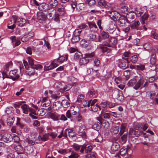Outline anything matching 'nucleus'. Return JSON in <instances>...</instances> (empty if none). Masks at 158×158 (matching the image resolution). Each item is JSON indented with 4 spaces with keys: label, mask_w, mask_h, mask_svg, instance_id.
<instances>
[{
    "label": "nucleus",
    "mask_w": 158,
    "mask_h": 158,
    "mask_svg": "<svg viewBox=\"0 0 158 158\" xmlns=\"http://www.w3.org/2000/svg\"><path fill=\"white\" fill-rule=\"evenodd\" d=\"M117 43V39L116 37H111L106 40L103 43L99 44L97 48L101 50L102 52L109 53L111 50L110 48L107 47L115 48Z\"/></svg>",
    "instance_id": "obj_1"
},
{
    "label": "nucleus",
    "mask_w": 158,
    "mask_h": 158,
    "mask_svg": "<svg viewBox=\"0 0 158 158\" xmlns=\"http://www.w3.org/2000/svg\"><path fill=\"white\" fill-rule=\"evenodd\" d=\"M148 82L143 78H140L138 81H136L134 89L135 90L141 89L148 87Z\"/></svg>",
    "instance_id": "obj_2"
},
{
    "label": "nucleus",
    "mask_w": 158,
    "mask_h": 158,
    "mask_svg": "<svg viewBox=\"0 0 158 158\" xmlns=\"http://www.w3.org/2000/svg\"><path fill=\"white\" fill-rule=\"evenodd\" d=\"M94 55V53H88L85 54V56L81 59L79 61V64L81 66L85 65L87 64L89 61V58L93 57Z\"/></svg>",
    "instance_id": "obj_3"
},
{
    "label": "nucleus",
    "mask_w": 158,
    "mask_h": 158,
    "mask_svg": "<svg viewBox=\"0 0 158 158\" xmlns=\"http://www.w3.org/2000/svg\"><path fill=\"white\" fill-rule=\"evenodd\" d=\"M112 96L114 98L120 101H122L124 99L122 91L118 89H115L112 91Z\"/></svg>",
    "instance_id": "obj_4"
},
{
    "label": "nucleus",
    "mask_w": 158,
    "mask_h": 158,
    "mask_svg": "<svg viewBox=\"0 0 158 158\" xmlns=\"http://www.w3.org/2000/svg\"><path fill=\"white\" fill-rule=\"evenodd\" d=\"M88 37L91 42H99L100 41V35H97L96 33L92 31L88 34Z\"/></svg>",
    "instance_id": "obj_5"
},
{
    "label": "nucleus",
    "mask_w": 158,
    "mask_h": 158,
    "mask_svg": "<svg viewBox=\"0 0 158 158\" xmlns=\"http://www.w3.org/2000/svg\"><path fill=\"white\" fill-rule=\"evenodd\" d=\"M93 148V147L91 145H89L87 144L84 143L82 145V148L80 150V152L81 153H83L85 151V152L87 154L90 153Z\"/></svg>",
    "instance_id": "obj_6"
},
{
    "label": "nucleus",
    "mask_w": 158,
    "mask_h": 158,
    "mask_svg": "<svg viewBox=\"0 0 158 158\" xmlns=\"http://www.w3.org/2000/svg\"><path fill=\"white\" fill-rule=\"evenodd\" d=\"M127 17L129 24L133 22L136 19V12L131 10L128 12L126 16Z\"/></svg>",
    "instance_id": "obj_7"
},
{
    "label": "nucleus",
    "mask_w": 158,
    "mask_h": 158,
    "mask_svg": "<svg viewBox=\"0 0 158 158\" xmlns=\"http://www.w3.org/2000/svg\"><path fill=\"white\" fill-rule=\"evenodd\" d=\"M129 23L128 20L126 16L121 15L118 19V24L120 27H125L126 23Z\"/></svg>",
    "instance_id": "obj_8"
},
{
    "label": "nucleus",
    "mask_w": 158,
    "mask_h": 158,
    "mask_svg": "<svg viewBox=\"0 0 158 158\" xmlns=\"http://www.w3.org/2000/svg\"><path fill=\"white\" fill-rule=\"evenodd\" d=\"M28 60L29 63V65H28V67H31L32 68H35L36 70H40L43 68L42 66L40 64H35V62L30 57L28 58Z\"/></svg>",
    "instance_id": "obj_9"
},
{
    "label": "nucleus",
    "mask_w": 158,
    "mask_h": 158,
    "mask_svg": "<svg viewBox=\"0 0 158 158\" xmlns=\"http://www.w3.org/2000/svg\"><path fill=\"white\" fill-rule=\"evenodd\" d=\"M146 134L142 131L139 130H132L129 132V135L130 136L134 138L135 136L139 137L141 135L144 136Z\"/></svg>",
    "instance_id": "obj_10"
},
{
    "label": "nucleus",
    "mask_w": 158,
    "mask_h": 158,
    "mask_svg": "<svg viewBox=\"0 0 158 158\" xmlns=\"http://www.w3.org/2000/svg\"><path fill=\"white\" fill-rule=\"evenodd\" d=\"M124 59L122 58V59L118 60V66L123 69H126L128 67V64L129 63L128 60H127V59Z\"/></svg>",
    "instance_id": "obj_11"
},
{
    "label": "nucleus",
    "mask_w": 158,
    "mask_h": 158,
    "mask_svg": "<svg viewBox=\"0 0 158 158\" xmlns=\"http://www.w3.org/2000/svg\"><path fill=\"white\" fill-rule=\"evenodd\" d=\"M19 75L18 70L15 69L11 70L9 73L8 77L11 79L13 81L18 79Z\"/></svg>",
    "instance_id": "obj_12"
},
{
    "label": "nucleus",
    "mask_w": 158,
    "mask_h": 158,
    "mask_svg": "<svg viewBox=\"0 0 158 158\" xmlns=\"http://www.w3.org/2000/svg\"><path fill=\"white\" fill-rule=\"evenodd\" d=\"M58 65L56 64V60H54L49 65L48 63H45L44 67V69L45 71H48L55 68Z\"/></svg>",
    "instance_id": "obj_13"
},
{
    "label": "nucleus",
    "mask_w": 158,
    "mask_h": 158,
    "mask_svg": "<svg viewBox=\"0 0 158 158\" xmlns=\"http://www.w3.org/2000/svg\"><path fill=\"white\" fill-rule=\"evenodd\" d=\"M23 63L26 69L27 73L30 76L34 75L35 74V69L29 66L28 67V64L26 62L23 61Z\"/></svg>",
    "instance_id": "obj_14"
},
{
    "label": "nucleus",
    "mask_w": 158,
    "mask_h": 158,
    "mask_svg": "<svg viewBox=\"0 0 158 158\" xmlns=\"http://www.w3.org/2000/svg\"><path fill=\"white\" fill-rule=\"evenodd\" d=\"M65 7L64 5L61 3L59 4L57 6V11L60 16H63L66 14V10Z\"/></svg>",
    "instance_id": "obj_15"
},
{
    "label": "nucleus",
    "mask_w": 158,
    "mask_h": 158,
    "mask_svg": "<svg viewBox=\"0 0 158 158\" xmlns=\"http://www.w3.org/2000/svg\"><path fill=\"white\" fill-rule=\"evenodd\" d=\"M86 127L84 125H81L79 127L78 134L80 136H81L82 138L86 139L87 138V135L86 133Z\"/></svg>",
    "instance_id": "obj_16"
},
{
    "label": "nucleus",
    "mask_w": 158,
    "mask_h": 158,
    "mask_svg": "<svg viewBox=\"0 0 158 158\" xmlns=\"http://www.w3.org/2000/svg\"><path fill=\"white\" fill-rule=\"evenodd\" d=\"M108 12V13L110 14V17L113 20H118L121 15L117 11H114L112 10V11L109 10Z\"/></svg>",
    "instance_id": "obj_17"
},
{
    "label": "nucleus",
    "mask_w": 158,
    "mask_h": 158,
    "mask_svg": "<svg viewBox=\"0 0 158 158\" xmlns=\"http://www.w3.org/2000/svg\"><path fill=\"white\" fill-rule=\"evenodd\" d=\"M98 96L97 91L94 89H89L86 94V97L89 98H96Z\"/></svg>",
    "instance_id": "obj_18"
},
{
    "label": "nucleus",
    "mask_w": 158,
    "mask_h": 158,
    "mask_svg": "<svg viewBox=\"0 0 158 158\" xmlns=\"http://www.w3.org/2000/svg\"><path fill=\"white\" fill-rule=\"evenodd\" d=\"M109 33L104 31H103L101 32V35H100V37L101 38L100 41L99 42H101L102 43H103L106 40L108 39L109 38Z\"/></svg>",
    "instance_id": "obj_19"
},
{
    "label": "nucleus",
    "mask_w": 158,
    "mask_h": 158,
    "mask_svg": "<svg viewBox=\"0 0 158 158\" xmlns=\"http://www.w3.org/2000/svg\"><path fill=\"white\" fill-rule=\"evenodd\" d=\"M47 15L50 19H53V15L56 13V10L53 8H50L48 7L47 9Z\"/></svg>",
    "instance_id": "obj_20"
},
{
    "label": "nucleus",
    "mask_w": 158,
    "mask_h": 158,
    "mask_svg": "<svg viewBox=\"0 0 158 158\" xmlns=\"http://www.w3.org/2000/svg\"><path fill=\"white\" fill-rule=\"evenodd\" d=\"M10 39L12 41L14 47L19 45L21 44L19 39L16 38L15 36H11L10 37Z\"/></svg>",
    "instance_id": "obj_21"
},
{
    "label": "nucleus",
    "mask_w": 158,
    "mask_h": 158,
    "mask_svg": "<svg viewBox=\"0 0 158 158\" xmlns=\"http://www.w3.org/2000/svg\"><path fill=\"white\" fill-rule=\"evenodd\" d=\"M13 140L12 136L9 134H6L3 135L2 141L5 143H10Z\"/></svg>",
    "instance_id": "obj_22"
},
{
    "label": "nucleus",
    "mask_w": 158,
    "mask_h": 158,
    "mask_svg": "<svg viewBox=\"0 0 158 158\" xmlns=\"http://www.w3.org/2000/svg\"><path fill=\"white\" fill-rule=\"evenodd\" d=\"M97 100L95 99L92 100H89L88 102L85 101V102H86L84 103L85 104H83V106L84 107H89L90 106L91 107L94 105H95V103L97 102Z\"/></svg>",
    "instance_id": "obj_23"
},
{
    "label": "nucleus",
    "mask_w": 158,
    "mask_h": 158,
    "mask_svg": "<svg viewBox=\"0 0 158 158\" xmlns=\"http://www.w3.org/2000/svg\"><path fill=\"white\" fill-rule=\"evenodd\" d=\"M23 112L25 114H28V112L32 110V108L29 107L28 105L24 104L21 106Z\"/></svg>",
    "instance_id": "obj_24"
},
{
    "label": "nucleus",
    "mask_w": 158,
    "mask_h": 158,
    "mask_svg": "<svg viewBox=\"0 0 158 158\" xmlns=\"http://www.w3.org/2000/svg\"><path fill=\"white\" fill-rule=\"evenodd\" d=\"M120 148L119 145L117 142L113 143L111 146V152L114 153V152L117 151Z\"/></svg>",
    "instance_id": "obj_25"
},
{
    "label": "nucleus",
    "mask_w": 158,
    "mask_h": 158,
    "mask_svg": "<svg viewBox=\"0 0 158 158\" xmlns=\"http://www.w3.org/2000/svg\"><path fill=\"white\" fill-rule=\"evenodd\" d=\"M96 119L97 121H98V123L99 124L98 125V124H94L93 125V127L94 128H96L97 129H99L100 127L99 125H101L102 124V122L104 120V119L100 116L96 117Z\"/></svg>",
    "instance_id": "obj_26"
},
{
    "label": "nucleus",
    "mask_w": 158,
    "mask_h": 158,
    "mask_svg": "<svg viewBox=\"0 0 158 158\" xmlns=\"http://www.w3.org/2000/svg\"><path fill=\"white\" fill-rule=\"evenodd\" d=\"M48 6L50 8H53L55 9V8L58 5V2L56 0H50L48 2Z\"/></svg>",
    "instance_id": "obj_27"
},
{
    "label": "nucleus",
    "mask_w": 158,
    "mask_h": 158,
    "mask_svg": "<svg viewBox=\"0 0 158 158\" xmlns=\"http://www.w3.org/2000/svg\"><path fill=\"white\" fill-rule=\"evenodd\" d=\"M72 85L71 84H68L66 85H65L64 87L60 86L59 90L60 92L63 93L70 90L72 87Z\"/></svg>",
    "instance_id": "obj_28"
},
{
    "label": "nucleus",
    "mask_w": 158,
    "mask_h": 158,
    "mask_svg": "<svg viewBox=\"0 0 158 158\" xmlns=\"http://www.w3.org/2000/svg\"><path fill=\"white\" fill-rule=\"evenodd\" d=\"M68 58V55H65L64 56H60L57 59H55L54 60L56 61L57 63H62L64 61H66Z\"/></svg>",
    "instance_id": "obj_29"
},
{
    "label": "nucleus",
    "mask_w": 158,
    "mask_h": 158,
    "mask_svg": "<svg viewBox=\"0 0 158 158\" xmlns=\"http://www.w3.org/2000/svg\"><path fill=\"white\" fill-rule=\"evenodd\" d=\"M61 102L60 101H57L54 103L53 105V109L54 110H58L62 107Z\"/></svg>",
    "instance_id": "obj_30"
},
{
    "label": "nucleus",
    "mask_w": 158,
    "mask_h": 158,
    "mask_svg": "<svg viewBox=\"0 0 158 158\" xmlns=\"http://www.w3.org/2000/svg\"><path fill=\"white\" fill-rule=\"evenodd\" d=\"M49 115L50 118L54 121H58L60 119V115L57 113H50Z\"/></svg>",
    "instance_id": "obj_31"
},
{
    "label": "nucleus",
    "mask_w": 158,
    "mask_h": 158,
    "mask_svg": "<svg viewBox=\"0 0 158 158\" xmlns=\"http://www.w3.org/2000/svg\"><path fill=\"white\" fill-rule=\"evenodd\" d=\"M97 131L98 129H97L95 132H92V134L98 135V136L94 140L96 142L101 143L103 140V138L101 135L99 134Z\"/></svg>",
    "instance_id": "obj_32"
},
{
    "label": "nucleus",
    "mask_w": 158,
    "mask_h": 158,
    "mask_svg": "<svg viewBox=\"0 0 158 158\" xmlns=\"http://www.w3.org/2000/svg\"><path fill=\"white\" fill-rule=\"evenodd\" d=\"M26 23V19L23 18H19L16 20V23L19 27H23Z\"/></svg>",
    "instance_id": "obj_33"
},
{
    "label": "nucleus",
    "mask_w": 158,
    "mask_h": 158,
    "mask_svg": "<svg viewBox=\"0 0 158 158\" xmlns=\"http://www.w3.org/2000/svg\"><path fill=\"white\" fill-rule=\"evenodd\" d=\"M120 11L122 13L127 14L129 12V8L126 6H122L119 9Z\"/></svg>",
    "instance_id": "obj_34"
},
{
    "label": "nucleus",
    "mask_w": 158,
    "mask_h": 158,
    "mask_svg": "<svg viewBox=\"0 0 158 158\" xmlns=\"http://www.w3.org/2000/svg\"><path fill=\"white\" fill-rule=\"evenodd\" d=\"M12 18L13 19V24L11 25L7 26V27L9 29L13 30L16 27L15 24L16 22L17 16L15 15H13Z\"/></svg>",
    "instance_id": "obj_35"
},
{
    "label": "nucleus",
    "mask_w": 158,
    "mask_h": 158,
    "mask_svg": "<svg viewBox=\"0 0 158 158\" xmlns=\"http://www.w3.org/2000/svg\"><path fill=\"white\" fill-rule=\"evenodd\" d=\"M70 100L64 99L61 102L62 106L64 108H67L69 107L70 106Z\"/></svg>",
    "instance_id": "obj_36"
},
{
    "label": "nucleus",
    "mask_w": 158,
    "mask_h": 158,
    "mask_svg": "<svg viewBox=\"0 0 158 158\" xmlns=\"http://www.w3.org/2000/svg\"><path fill=\"white\" fill-rule=\"evenodd\" d=\"M67 79L68 81L73 83L72 84L73 86H74L76 85V83L77 81V79L73 76H70L67 77Z\"/></svg>",
    "instance_id": "obj_37"
},
{
    "label": "nucleus",
    "mask_w": 158,
    "mask_h": 158,
    "mask_svg": "<svg viewBox=\"0 0 158 158\" xmlns=\"http://www.w3.org/2000/svg\"><path fill=\"white\" fill-rule=\"evenodd\" d=\"M89 110L91 111L96 112L98 110H100L101 108L100 106L98 104H96L95 105L90 107L89 108Z\"/></svg>",
    "instance_id": "obj_38"
},
{
    "label": "nucleus",
    "mask_w": 158,
    "mask_h": 158,
    "mask_svg": "<svg viewBox=\"0 0 158 158\" xmlns=\"http://www.w3.org/2000/svg\"><path fill=\"white\" fill-rule=\"evenodd\" d=\"M15 118L13 116H11L8 117L7 119L6 122L8 125H12L15 121Z\"/></svg>",
    "instance_id": "obj_39"
},
{
    "label": "nucleus",
    "mask_w": 158,
    "mask_h": 158,
    "mask_svg": "<svg viewBox=\"0 0 158 158\" xmlns=\"http://www.w3.org/2000/svg\"><path fill=\"white\" fill-rule=\"evenodd\" d=\"M24 151L27 154H30L33 152L34 150L32 146H28L25 147Z\"/></svg>",
    "instance_id": "obj_40"
},
{
    "label": "nucleus",
    "mask_w": 158,
    "mask_h": 158,
    "mask_svg": "<svg viewBox=\"0 0 158 158\" xmlns=\"http://www.w3.org/2000/svg\"><path fill=\"white\" fill-rule=\"evenodd\" d=\"M149 15L148 13H145L141 17L140 19V21L142 24L145 23L146 21L148 18Z\"/></svg>",
    "instance_id": "obj_41"
},
{
    "label": "nucleus",
    "mask_w": 158,
    "mask_h": 158,
    "mask_svg": "<svg viewBox=\"0 0 158 158\" xmlns=\"http://www.w3.org/2000/svg\"><path fill=\"white\" fill-rule=\"evenodd\" d=\"M136 80L135 78H133L130 80L127 83V85L129 86L134 87L136 84Z\"/></svg>",
    "instance_id": "obj_42"
},
{
    "label": "nucleus",
    "mask_w": 158,
    "mask_h": 158,
    "mask_svg": "<svg viewBox=\"0 0 158 158\" xmlns=\"http://www.w3.org/2000/svg\"><path fill=\"white\" fill-rule=\"evenodd\" d=\"M145 65L143 64H138L136 65V69L139 71H143L145 70Z\"/></svg>",
    "instance_id": "obj_43"
},
{
    "label": "nucleus",
    "mask_w": 158,
    "mask_h": 158,
    "mask_svg": "<svg viewBox=\"0 0 158 158\" xmlns=\"http://www.w3.org/2000/svg\"><path fill=\"white\" fill-rule=\"evenodd\" d=\"M139 21H135L133 23L130 24V27L131 29H137L139 27Z\"/></svg>",
    "instance_id": "obj_44"
},
{
    "label": "nucleus",
    "mask_w": 158,
    "mask_h": 158,
    "mask_svg": "<svg viewBox=\"0 0 158 158\" xmlns=\"http://www.w3.org/2000/svg\"><path fill=\"white\" fill-rule=\"evenodd\" d=\"M119 129V127L118 126L112 127L110 129V132L112 134H116L118 133Z\"/></svg>",
    "instance_id": "obj_45"
},
{
    "label": "nucleus",
    "mask_w": 158,
    "mask_h": 158,
    "mask_svg": "<svg viewBox=\"0 0 158 158\" xmlns=\"http://www.w3.org/2000/svg\"><path fill=\"white\" fill-rule=\"evenodd\" d=\"M14 149L16 151V153L20 152H23V148L21 145H18L14 147Z\"/></svg>",
    "instance_id": "obj_46"
},
{
    "label": "nucleus",
    "mask_w": 158,
    "mask_h": 158,
    "mask_svg": "<svg viewBox=\"0 0 158 158\" xmlns=\"http://www.w3.org/2000/svg\"><path fill=\"white\" fill-rule=\"evenodd\" d=\"M65 131H68L69 137L73 138L76 136V134L73 129L66 130Z\"/></svg>",
    "instance_id": "obj_47"
},
{
    "label": "nucleus",
    "mask_w": 158,
    "mask_h": 158,
    "mask_svg": "<svg viewBox=\"0 0 158 158\" xmlns=\"http://www.w3.org/2000/svg\"><path fill=\"white\" fill-rule=\"evenodd\" d=\"M24 142L27 143L28 144L32 145H34L35 143V141L30 137H28L26 139L24 140Z\"/></svg>",
    "instance_id": "obj_48"
},
{
    "label": "nucleus",
    "mask_w": 158,
    "mask_h": 158,
    "mask_svg": "<svg viewBox=\"0 0 158 158\" xmlns=\"http://www.w3.org/2000/svg\"><path fill=\"white\" fill-rule=\"evenodd\" d=\"M151 37L156 40H158V32L156 31L155 30H153L151 32Z\"/></svg>",
    "instance_id": "obj_49"
},
{
    "label": "nucleus",
    "mask_w": 158,
    "mask_h": 158,
    "mask_svg": "<svg viewBox=\"0 0 158 158\" xmlns=\"http://www.w3.org/2000/svg\"><path fill=\"white\" fill-rule=\"evenodd\" d=\"M127 133H125L121 137L120 141L122 144L126 143L127 140Z\"/></svg>",
    "instance_id": "obj_50"
},
{
    "label": "nucleus",
    "mask_w": 158,
    "mask_h": 158,
    "mask_svg": "<svg viewBox=\"0 0 158 158\" xmlns=\"http://www.w3.org/2000/svg\"><path fill=\"white\" fill-rule=\"evenodd\" d=\"M138 57L137 55H135L132 56L130 58V61L133 64H135L138 60Z\"/></svg>",
    "instance_id": "obj_51"
},
{
    "label": "nucleus",
    "mask_w": 158,
    "mask_h": 158,
    "mask_svg": "<svg viewBox=\"0 0 158 158\" xmlns=\"http://www.w3.org/2000/svg\"><path fill=\"white\" fill-rule=\"evenodd\" d=\"M119 154L123 157L125 156L127 154V149L125 148H121L119 152Z\"/></svg>",
    "instance_id": "obj_52"
},
{
    "label": "nucleus",
    "mask_w": 158,
    "mask_h": 158,
    "mask_svg": "<svg viewBox=\"0 0 158 158\" xmlns=\"http://www.w3.org/2000/svg\"><path fill=\"white\" fill-rule=\"evenodd\" d=\"M152 47V44L150 43H146L143 45L144 48L148 51H150Z\"/></svg>",
    "instance_id": "obj_53"
},
{
    "label": "nucleus",
    "mask_w": 158,
    "mask_h": 158,
    "mask_svg": "<svg viewBox=\"0 0 158 158\" xmlns=\"http://www.w3.org/2000/svg\"><path fill=\"white\" fill-rule=\"evenodd\" d=\"M82 145H79L76 143H74L72 147L74 150L77 152L80 151L81 148H82Z\"/></svg>",
    "instance_id": "obj_54"
},
{
    "label": "nucleus",
    "mask_w": 158,
    "mask_h": 158,
    "mask_svg": "<svg viewBox=\"0 0 158 158\" xmlns=\"http://www.w3.org/2000/svg\"><path fill=\"white\" fill-rule=\"evenodd\" d=\"M156 55L155 54H153L151 57L150 62L151 64L152 65H154L156 63Z\"/></svg>",
    "instance_id": "obj_55"
},
{
    "label": "nucleus",
    "mask_w": 158,
    "mask_h": 158,
    "mask_svg": "<svg viewBox=\"0 0 158 158\" xmlns=\"http://www.w3.org/2000/svg\"><path fill=\"white\" fill-rule=\"evenodd\" d=\"M72 88L73 92L75 94H77V93H79L80 91V89L79 87L75 85Z\"/></svg>",
    "instance_id": "obj_56"
},
{
    "label": "nucleus",
    "mask_w": 158,
    "mask_h": 158,
    "mask_svg": "<svg viewBox=\"0 0 158 158\" xmlns=\"http://www.w3.org/2000/svg\"><path fill=\"white\" fill-rule=\"evenodd\" d=\"M82 30L78 28L76 29L73 32V35L76 37H80Z\"/></svg>",
    "instance_id": "obj_57"
},
{
    "label": "nucleus",
    "mask_w": 158,
    "mask_h": 158,
    "mask_svg": "<svg viewBox=\"0 0 158 158\" xmlns=\"http://www.w3.org/2000/svg\"><path fill=\"white\" fill-rule=\"evenodd\" d=\"M130 73L129 71H125L123 73V75L124 77L123 78L126 81L128 80L130 78Z\"/></svg>",
    "instance_id": "obj_58"
},
{
    "label": "nucleus",
    "mask_w": 158,
    "mask_h": 158,
    "mask_svg": "<svg viewBox=\"0 0 158 158\" xmlns=\"http://www.w3.org/2000/svg\"><path fill=\"white\" fill-rule=\"evenodd\" d=\"M135 12H136V15H138L140 16H141L143 13V11L140 8H136L135 9Z\"/></svg>",
    "instance_id": "obj_59"
},
{
    "label": "nucleus",
    "mask_w": 158,
    "mask_h": 158,
    "mask_svg": "<svg viewBox=\"0 0 158 158\" xmlns=\"http://www.w3.org/2000/svg\"><path fill=\"white\" fill-rule=\"evenodd\" d=\"M152 69L151 70H152V71H155V74H156V72L158 71V64H154V65L151 66Z\"/></svg>",
    "instance_id": "obj_60"
},
{
    "label": "nucleus",
    "mask_w": 158,
    "mask_h": 158,
    "mask_svg": "<svg viewBox=\"0 0 158 158\" xmlns=\"http://www.w3.org/2000/svg\"><path fill=\"white\" fill-rule=\"evenodd\" d=\"M80 40V37H76L75 36L73 35L72 38L71 39V41L72 43H76L79 41Z\"/></svg>",
    "instance_id": "obj_61"
},
{
    "label": "nucleus",
    "mask_w": 158,
    "mask_h": 158,
    "mask_svg": "<svg viewBox=\"0 0 158 158\" xmlns=\"http://www.w3.org/2000/svg\"><path fill=\"white\" fill-rule=\"evenodd\" d=\"M104 7L107 10H110L111 11L113 10L112 5L107 2L105 5V6Z\"/></svg>",
    "instance_id": "obj_62"
},
{
    "label": "nucleus",
    "mask_w": 158,
    "mask_h": 158,
    "mask_svg": "<svg viewBox=\"0 0 158 158\" xmlns=\"http://www.w3.org/2000/svg\"><path fill=\"white\" fill-rule=\"evenodd\" d=\"M81 42L83 43L82 44L85 47L87 46L89 44H90L91 42L90 40H86L85 39H83Z\"/></svg>",
    "instance_id": "obj_63"
},
{
    "label": "nucleus",
    "mask_w": 158,
    "mask_h": 158,
    "mask_svg": "<svg viewBox=\"0 0 158 158\" xmlns=\"http://www.w3.org/2000/svg\"><path fill=\"white\" fill-rule=\"evenodd\" d=\"M79 156L78 154L75 152H72L71 155L68 156L69 158H78Z\"/></svg>",
    "instance_id": "obj_64"
}]
</instances>
